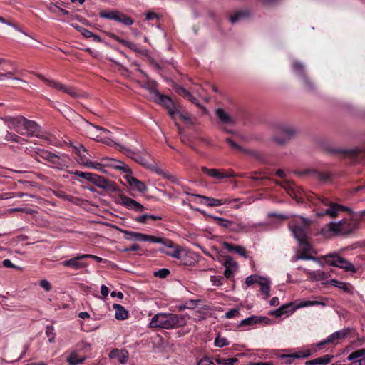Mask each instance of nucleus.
Returning a JSON list of instances; mask_svg holds the SVG:
<instances>
[{
    "label": "nucleus",
    "instance_id": "72a5a7b5",
    "mask_svg": "<svg viewBox=\"0 0 365 365\" xmlns=\"http://www.w3.org/2000/svg\"><path fill=\"white\" fill-rule=\"evenodd\" d=\"M212 218L218 225L227 229H230V230H232V228H233V226L235 225V223L232 221L225 218L216 216L212 217Z\"/></svg>",
    "mask_w": 365,
    "mask_h": 365
},
{
    "label": "nucleus",
    "instance_id": "e433bc0d",
    "mask_svg": "<svg viewBox=\"0 0 365 365\" xmlns=\"http://www.w3.org/2000/svg\"><path fill=\"white\" fill-rule=\"evenodd\" d=\"M346 334L344 331H336L327 338L324 342L320 344V345L326 343L334 342L336 339H343L345 337Z\"/></svg>",
    "mask_w": 365,
    "mask_h": 365
},
{
    "label": "nucleus",
    "instance_id": "69168bd1",
    "mask_svg": "<svg viewBox=\"0 0 365 365\" xmlns=\"http://www.w3.org/2000/svg\"><path fill=\"white\" fill-rule=\"evenodd\" d=\"M222 277L220 276H211L210 281L213 285L221 286Z\"/></svg>",
    "mask_w": 365,
    "mask_h": 365
},
{
    "label": "nucleus",
    "instance_id": "1a4fd4ad",
    "mask_svg": "<svg viewBox=\"0 0 365 365\" xmlns=\"http://www.w3.org/2000/svg\"><path fill=\"white\" fill-rule=\"evenodd\" d=\"M319 200L323 205L328 206L329 207L324 212H318L317 214V215L318 217L327 215L330 217L334 218L338 216L339 211L346 210V207H344L340 205H338L336 203L331 202L327 199H326L324 197H319Z\"/></svg>",
    "mask_w": 365,
    "mask_h": 365
},
{
    "label": "nucleus",
    "instance_id": "3c124183",
    "mask_svg": "<svg viewBox=\"0 0 365 365\" xmlns=\"http://www.w3.org/2000/svg\"><path fill=\"white\" fill-rule=\"evenodd\" d=\"M48 9L52 12V13H57V11L61 12L63 15H68L69 12L67 10H65L63 9H61L58 7L57 5H56L53 3H50L48 6Z\"/></svg>",
    "mask_w": 365,
    "mask_h": 365
},
{
    "label": "nucleus",
    "instance_id": "a18cd8bd",
    "mask_svg": "<svg viewBox=\"0 0 365 365\" xmlns=\"http://www.w3.org/2000/svg\"><path fill=\"white\" fill-rule=\"evenodd\" d=\"M110 168H113L116 170H120L124 173H130L129 168L123 162L116 160L113 161V163L110 165Z\"/></svg>",
    "mask_w": 365,
    "mask_h": 365
},
{
    "label": "nucleus",
    "instance_id": "09e8293b",
    "mask_svg": "<svg viewBox=\"0 0 365 365\" xmlns=\"http://www.w3.org/2000/svg\"><path fill=\"white\" fill-rule=\"evenodd\" d=\"M73 174L76 176H78V177L82 178L83 179H86L88 181L91 182H92V180H93V178H94V175H95V174L91 173L81 172V171H78V170H76L73 173Z\"/></svg>",
    "mask_w": 365,
    "mask_h": 365
},
{
    "label": "nucleus",
    "instance_id": "dca6fc26",
    "mask_svg": "<svg viewBox=\"0 0 365 365\" xmlns=\"http://www.w3.org/2000/svg\"><path fill=\"white\" fill-rule=\"evenodd\" d=\"M108 356L111 359L117 360L121 364H125L128 360L129 353L125 349H113L110 351Z\"/></svg>",
    "mask_w": 365,
    "mask_h": 365
},
{
    "label": "nucleus",
    "instance_id": "7c9ffc66",
    "mask_svg": "<svg viewBox=\"0 0 365 365\" xmlns=\"http://www.w3.org/2000/svg\"><path fill=\"white\" fill-rule=\"evenodd\" d=\"M113 308L115 311V318L118 320L126 319L128 317V312L120 304H114Z\"/></svg>",
    "mask_w": 365,
    "mask_h": 365
},
{
    "label": "nucleus",
    "instance_id": "4d7b16f0",
    "mask_svg": "<svg viewBox=\"0 0 365 365\" xmlns=\"http://www.w3.org/2000/svg\"><path fill=\"white\" fill-rule=\"evenodd\" d=\"M227 344L228 342L225 338L219 336L215 339V345L217 347H223Z\"/></svg>",
    "mask_w": 365,
    "mask_h": 365
},
{
    "label": "nucleus",
    "instance_id": "6e6552de",
    "mask_svg": "<svg viewBox=\"0 0 365 365\" xmlns=\"http://www.w3.org/2000/svg\"><path fill=\"white\" fill-rule=\"evenodd\" d=\"M324 259L329 265L337 267L352 272L356 271L354 266L350 262L338 255H327L324 257Z\"/></svg>",
    "mask_w": 365,
    "mask_h": 365
},
{
    "label": "nucleus",
    "instance_id": "6e6d98bb",
    "mask_svg": "<svg viewBox=\"0 0 365 365\" xmlns=\"http://www.w3.org/2000/svg\"><path fill=\"white\" fill-rule=\"evenodd\" d=\"M262 277L257 276V275H250L247 277L245 283L247 286H251L254 283H259L258 279L261 278Z\"/></svg>",
    "mask_w": 365,
    "mask_h": 365
},
{
    "label": "nucleus",
    "instance_id": "338daca9",
    "mask_svg": "<svg viewBox=\"0 0 365 365\" xmlns=\"http://www.w3.org/2000/svg\"><path fill=\"white\" fill-rule=\"evenodd\" d=\"M197 365H215V364L209 357H203L198 361Z\"/></svg>",
    "mask_w": 365,
    "mask_h": 365
},
{
    "label": "nucleus",
    "instance_id": "49530a36",
    "mask_svg": "<svg viewBox=\"0 0 365 365\" xmlns=\"http://www.w3.org/2000/svg\"><path fill=\"white\" fill-rule=\"evenodd\" d=\"M225 141L230 145V146L235 150H237L238 151L241 152H245L251 155H255V152L253 151H248L245 149H243L242 147H240L239 145H237L236 143H235L233 140H232L230 138H226Z\"/></svg>",
    "mask_w": 365,
    "mask_h": 365
},
{
    "label": "nucleus",
    "instance_id": "aec40b11",
    "mask_svg": "<svg viewBox=\"0 0 365 365\" xmlns=\"http://www.w3.org/2000/svg\"><path fill=\"white\" fill-rule=\"evenodd\" d=\"M80 259H82L80 258V255H78L77 257H75L73 258H71L68 260H65L62 262V265L64 267H71L74 269H78L80 268H83L87 266V264L84 262H79Z\"/></svg>",
    "mask_w": 365,
    "mask_h": 365
},
{
    "label": "nucleus",
    "instance_id": "f03ea898",
    "mask_svg": "<svg viewBox=\"0 0 365 365\" xmlns=\"http://www.w3.org/2000/svg\"><path fill=\"white\" fill-rule=\"evenodd\" d=\"M3 120L8 128L14 130L22 135L38 136L41 131L39 125L36 122L21 115L6 116Z\"/></svg>",
    "mask_w": 365,
    "mask_h": 365
},
{
    "label": "nucleus",
    "instance_id": "f257e3e1",
    "mask_svg": "<svg viewBox=\"0 0 365 365\" xmlns=\"http://www.w3.org/2000/svg\"><path fill=\"white\" fill-rule=\"evenodd\" d=\"M81 120V129L88 137L110 146L118 145L119 146V150L128 157L145 168L150 167V163L148 159V155L144 152L143 148L141 150H133L125 146L120 145L117 143L115 138L112 136L110 130L102 127L94 125L83 118Z\"/></svg>",
    "mask_w": 365,
    "mask_h": 365
},
{
    "label": "nucleus",
    "instance_id": "39448f33",
    "mask_svg": "<svg viewBox=\"0 0 365 365\" xmlns=\"http://www.w3.org/2000/svg\"><path fill=\"white\" fill-rule=\"evenodd\" d=\"M274 129L275 133L272 137V141L278 145H284L297 133L293 126L287 124L277 125Z\"/></svg>",
    "mask_w": 365,
    "mask_h": 365
},
{
    "label": "nucleus",
    "instance_id": "20e7f679",
    "mask_svg": "<svg viewBox=\"0 0 365 365\" xmlns=\"http://www.w3.org/2000/svg\"><path fill=\"white\" fill-rule=\"evenodd\" d=\"M185 324V317L182 315L171 313H158L151 319L150 327L162 329H174Z\"/></svg>",
    "mask_w": 365,
    "mask_h": 365
},
{
    "label": "nucleus",
    "instance_id": "58836bf2",
    "mask_svg": "<svg viewBox=\"0 0 365 365\" xmlns=\"http://www.w3.org/2000/svg\"><path fill=\"white\" fill-rule=\"evenodd\" d=\"M5 140L7 141L16 142L21 145L26 142L24 138L10 132H6L5 135Z\"/></svg>",
    "mask_w": 365,
    "mask_h": 365
},
{
    "label": "nucleus",
    "instance_id": "8fccbe9b",
    "mask_svg": "<svg viewBox=\"0 0 365 365\" xmlns=\"http://www.w3.org/2000/svg\"><path fill=\"white\" fill-rule=\"evenodd\" d=\"M12 63L4 58H0V71L6 73L14 68Z\"/></svg>",
    "mask_w": 365,
    "mask_h": 365
},
{
    "label": "nucleus",
    "instance_id": "5fc2aeb1",
    "mask_svg": "<svg viewBox=\"0 0 365 365\" xmlns=\"http://www.w3.org/2000/svg\"><path fill=\"white\" fill-rule=\"evenodd\" d=\"M43 158L53 163H56L59 160L58 156L56 155L47 152L43 153Z\"/></svg>",
    "mask_w": 365,
    "mask_h": 365
},
{
    "label": "nucleus",
    "instance_id": "052dcab7",
    "mask_svg": "<svg viewBox=\"0 0 365 365\" xmlns=\"http://www.w3.org/2000/svg\"><path fill=\"white\" fill-rule=\"evenodd\" d=\"M170 274V271L168 269H161L154 273L155 277L160 278H165Z\"/></svg>",
    "mask_w": 365,
    "mask_h": 365
},
{
    "label": "nucleus",
    "instance_id": "ea45409f",
    "mask_svg": "<svg viewBox=\"0 0 365 365\" xmlns=\"http://www.w3.org/2000/svg\"><path fill=\"white\" fill-rule=\"evenodd\" d=\"M365 356V349H359L351 353L347 359L349 361H353V362L359 359L364 358Z\"/></svg>",
    "mask_w": 365,
    "mask_h": 365
},
{
    "label": "nucleus",
    "instance_id": "2eb2a0df",
    "mask_svg": "<svg viewBox=\"0 0 365 365\" xmlns=\"http://www.w3.org/2000/svg\"><path fill=\"white\" fill-rule=\"evenodd\" d=\"M201 169L207 176L215 179H224L231 178L235 175L233 171H231L230 173H226L223 170L215 168L210 169L207 168V167H202Z\"/></svg>",
    "mask_w": 365,
    "mask_h": 365
},
{
    "label": "nucleus",
    "instance_id": "6ab92c4d",
    "mask_svg": "<svg viewBox=\"0 0 365 365\" xmlns=\"http://www.w3.org/2000/svg\"><path fill=\"white\" fill-rule=\"evenodd\" d=\"M126 180L132 188L140 192H145L148 190L147 186L143 182L133 176L127 175Z\"/></svg>",
    "mask_w": 365,
    "mask_h": 365
},
{
    "label": "nucleus",
    "instance_id": "412c9836",
    "mask_svg": "<svg viewBox=\"0 0 365 365\" xmlns=\"http://www.w3.org/2000/svg\"><path fill=\"white\" fill-rule=\"evenodd\" d=\"M215 114L220 122L223 124L234 125L235 120L223 109L218 108L215 110Z\"/></svg>",
    "mask_w": 365,
    "mask_h": 365
},
{
    "label": "nucleus",
    "instance_id": "c756f323",
    "mask_svg": "<svg viewBox=\"0 0 365 365\" xmlns=\"http://www.w3.org/2000/svg\"><path fill=\"white\" fill-rule=\"evenodd\" d=\"M326 303L324 302L320 301H311V300H305L299 302L294 308H292L291 312H293L297 309L303 308L309 306H314V305H321L322 307L326 306Z\"/></svg>",
    "mask_w": 365,
    "mask_h": 365
},
{
    "label": "nucleus",
    "instance_id": "774afa93",
    "mask_svg": "<svg viewBox=\"0 0 365 365\" xmlns=\"http://www.w3.org/2000/svg\"><path fill=\"white\" fill-rule=\"evenodd\" d=\"M40 286L42 288H43L46 292L50 291L51 289V283L48 280H46V279L41 280L40 281Z\"/></svg>",
    "mask_w": 365,
    "mask_h": 365
},
{
    "label": "nucleus",
    "instance_id": "cd10ccee",
    "mask_svg": "<svg viewBox=\"0 0 365 365\" xmlns=\"http://www.w3.org/2000/svg\"><path fill=\"white\" fill-rule=\"evenodd\" d=\"M119 230L122 233L128 235L126 237V239H128V240L135 239V240H137L139 241H143V242L147 241V235H145V234L132 232V231H128V230H122V229H119Z\"/></svg>",
    "mask_w": 365,
    "mask_h": 365
},
{
    "label": "nucleus",
    "instance_id": "423d86ee",
    "mask_svg": "<svg viewBox=\"0 0 365 365\" xmlns=\"http://www.w3.org/2000/svg\"><path fill=\"white\" fill-rule=\"evenodd\" d=\"M144 88L150 91V93L156 98L155 101L165 106L170 117H173L178 107L173 100L168 96L160 95L159 92L153 86L150 87L148 84L143 86Z\"/></svg>",
    "mask_w": 365,
    "mask_h": 365
},
{
    "label": "nucleus",
    "instance_id": "b1692460",
    "mask_svg": "<svg viewBox=\"0 0 365 365\" xmlns=\"http://www.w3.org/2000/svg\"><path fill=\"white\" fill-rule=\"evenodd\" d=\"M258 281L261 292L264 295L265 299L268 298L270 296V280L268 278L262 277L258 279Z\"/></svg>",
    "mask_w": 365,
    "mask_h": 365
},
{
    "label": "nucleus",
    "instance_id": "c85d7f7f",
    "mask_svg": "<svg viewBox=\"0 0 365 365\" xmlns=\"http://www.w3.org/2000/svg\"><path fill=\"white\" fill-rule=\"evenodd\" d=\"M329 284L342 289L344 292L353 294V287L351 284L338 281L336 279H331Z\"/></svg>",
    "mask_w": 365,
    "mask_h": 365
},
{
    "label": "nucleus",
    "instance_id": "e2e57ef3",
    "mask_svg": "<svg viewBox=\"0 0 365 365\" xmlns=\"http://www.w3.org/2000/svg\"><path fill=\"white\" fill-rule=\"evenodd\" d=\"M240 314L238 309H232L229 310L226 314L225 317L227 319H231L237 317Z\"/></svg>",
    "mask_w": 365,
    "mask_h": 365
},
{
    "label": "nucleus",
    "instance_id": "0eeeda50",
    "mask_svg": "<svg viewBox=\"0 0 365 365\" xmlns=\"http://www.w3.org/2000/svg\"><path fill=\"white\" fill-rule=\"evenodd\" d=\"M38 78L42 80L48 86L54 88L57 91L67 93L73 98H77L79 96V93L73 87L65 85L53 79H48L44 77L43 75L39 73L35 74Z\"/></svg>",
    "mask_w": 365,
    "mask_h": 365
},
{
    "label": "nucleus",
    "instance_id": "c03bdc74",
    "mask_svg": "<svg viewBox=\"0 0 365 365\" xmlns=\"http://www.w3.org/2000/svg\"><path fill=\"white\" fill-rule=\"evenodd\" d=\"M319 234L325 238H331L334 236L331 227V222L327 223L324 227H322L320 230Z\"/></svg>",
    "mask_w": 365,
    "mask_h": 365
},
{
    "label": "nucleus",
    "instance_id": "de8ad7c7",
    "mask_svg": "<svg viewBox=\"0 0 365 365\" xmlns=\"http://www.w3.org/2000/svg\"><path fill=\"white\" fill-rule=\"evenodd\" d=\"M16 68H13L11 69V71H9L6 73H1L0 72V80L3 78V77H6V78H11L13 80H15V81H21V82H24L25 83V81L19 78H16V77H14V75L16 73Z\"/></svg>",
    "mask_w": 365,
    "mask_h": 365
},
{
    "label": "nucleus",
    "instance_id": "79ce46f5",
    "mask_svg": "<svg viewBox=\"0 0 365 365\" xmlns=\"http://www.w3.org/2000/svg\"><path fill=\"white\" fill-rule=\"evenodd\" d=\"M173 120H176L178 118L183 119L184 120L190 123L191 119L188 113L182 112L180 108L178 107L176 108V112L174 114L173 117H170Z\"/></svg>",
    "mask_w": 365,
    "mask_h": 365
},
{
    "label": "nucleus",
    "instance_id": "5701e85b",
    "mask_svg": "<svg viewBox=\"0 0 365 365\" xmlns=\"http://www.w3.org/2000/svg\"><path fill=\"white\" fill-rule=\"evenodd\" d=\"M304 272L307 274L308 279L311 281H321L328 277L327 274L321 270L310 271L304 269Z\"/></svg>",
    "mask_w": 365,
    "mask_h": 365
},
{
    "label": "nucleus",
    "instance_id": "a878e982",
    "mask_svg": "<svg viewBox=\"0 0 365 365\" xmlns=\"http://www.w3.org/2000/svg\"><path fill=\"white\" fill-rule=\"evenodd\" d=\"M86 360L85 356H80L77 351H72L69 354L66 361L69 365H78L82 364Z\"/></svg>",
    "mask_w": 365,
    "mask_h": 365
},
{
    "label": "nucleus",
    "instance_id": "603ef678",
    "mask_svg": "<svg viewBox=\"0 0 365 365\" xmlns=\"http://www.w3.org/2000/svg\"><path fill=\"white\" fill-rule=\"evenodd\" d=\"M46 334L48 336L50 343L54 342L56 334L54 332V328L52 326H48L46 327Z\"/></svg>",
    "mask_w": 365,
    "mask_h": 365
},
{
    "label": "nucleus",
    "instance_id": "f3484780",
    "mask_svg": "<svg viewBox=\"0 0 365 365\" xmlns=\"http://www.w3.org/2000/svg\"><path fill=\"white\" fill-rule=\"evenodd\" d=\"M87 155H88V153H81L80 154H78V156H79L78 163L81 165H82L86 168H93V169H95L97 170H103V165L100 164L99 163L93 162V161L90 160L88 158Z\"/></svg>",
    "mask_w": 365,
    "mask_h": 365
},
{
    "label": "nucleus",
    "instance_id": "37998d69",
    "mask_svg": "<svg viewBox=\"0 0 365 365\" xmlns=\"http://www.w3.org/2000/svg\"><path fill=\"white\" fill-rule=\"evenodd\" d=\"M215 362L219 365H234L235 363L238 361L237 358H220L216 357Z\"/></svg>",
    "mask_w": 365,
    "mask_h": 365
},
{
    "label": "nucleus",
    "instance_id": "a211bd4d",
    "mask_svg": "<svg viewBox=\"0 0 365 365\" xmlns=\"http://www.w3.org/2000/svg\"><path fill=\"white\" fill-rule=\"evenodd\" d=\"M347 223L339 221L338 222H331V227L334 235H344L351 232V230L346 229Z\"/></svg>",
    "mask_w": 365,
    "mask_h": 365
},
{
    "label": "nucleus",
    "instance_id": "f8f14e48",
    "mask_svg": "<svg viewBox=\"0 0 365 365\" xmlns=\"http://www.w3.org/2000/svg\"><path fill=\"white\" fill-rule=\"evenodd\" d=\"M118 202L128 209L133 210L135 212H142L145 210L143 205L124 195H120Z\"/></svg>",
    "mask_w": 365,
    "mask_h": 365
},
{
    "label": "nucleus",
    "instance_id": "13d9d810",
    "mask_svg": "<svg viewBox=\"0 0 365 365\" xmlns=\"http://www.w3.org/2000/svg\"><path fill=\"white\" fill-rule=\"evenodd\" d=\"M147 241H150L152 242H155V243H160V244H163L164 245H165L167 243V240H164L163 238L157 237L155 236H150V235H147Z\"/></svg>",
    "mask_w": 365,
    "mask_h": 365
},
{
    "label": "nucleus",
    "instance_id": "f704fd0d",
    "mask_svg": "<svg viewBox=\"0 0 365 365\" xmlns=\"http://www.w3.org/2000/svg\"><path fill=\"white\" fill-rule=\"evenodd\" d=\"M176 92L182 97L188 98L192 103L196 104L197 106H200V104L197 101L196 98H194L191 93L184 88L178 86L176 88Z\"/></svg>",
    "mask_w": 365,
    "mask_h": 365
},
{
    "label": "nucleus",
    "instance_id": "393cba45",
    "mask_svg": "<svg viewBox=\"0 0 365 365\" xmlns=\"http://www.w3.org/2000/svg\"><path fill=\"white\" fill-rule=\"evenodd\" d=\"M332 358H333V356L326 354L321 357H318V358L307 361L305 362V364L306 365H327L331 361Z\"/></svg>",
    "mask_w": 365,
    "mask_h": 365
},
{
    "label": "nucleus",
    "instance_id": "2f4dec72",
    "mask_svg": "<svg viewBox=\"0 0 365 365\" xmlns=\"http://www.w3.org/2000/svg\"><path fill=\"white\" fill-rule=\"evenodd\" d=\"M257 225H262V224H252V225H245L242 222H240L238 224H235L233 226V228H232V231L234 232H247L252 228H256Z\"/></svg>",
    "mask_w": 365,
    "mask_h": 365
},
{
    "label": "nucleus",
    "instance_id": "473e14b6",
    "mask_svg": "<svg viewBox=\"0 0 365 365\" xmlns=\"http://www.w3.org/2000/svg\"><path fill=\"white\" fill-rule=\"evenodd\" d=\"M257 225H262V224H252V225H245L242 222H240L238 224H235L233 226V228H232V231L234 232H247L252 228H256Z\"/></svg>",
    "mask_w": 365,
    "mask_h": 365
},
{
    "label": "nucleus",
    "instance_id": "9d476101",
    "mask_svg": "<svg viewBox=\"0 0 365 365\" xmlns=\"http://www.w3.org/2000/svg\"><path fill=\"white\" fill-rule=\"evenodd\" d=\"M92 183L96 185L98 187L103 189L110 192H116L118 190V186L116 184L108 179L102 176H99L95 174L93 180H92Z\"/></svg>",
    "mask_w": 365,
    "mask_h": 365
},
{
    "label": "nucleus",
    "instance_id": "4468645a",
    "mask_svg": "<svg viewBox=\"0 0 365 365\" xmlns=\"http://www.w3.org/2000/svg\"><path fill=\"white\" fill-rule=\"evenodd\" d=\"M198 198L203 200L204 203L209 207H217L222 205L231 203L232 202H236L237 199H216L213 197H207L201 195H192Z\"/></svg>",
    "mask_w": 365,
    "mask_h": 365
},
{
    "label": "nucleus",
    "instance_id": "0e129e2a",
    "mask_svg": "<svg viewBox=\"0 0 365 365\" xmlns=\"http://www.w3.org/2000/svg\"><path fill=\"white\" fill-rule=\"evenodd\" d=\"M293 68L297 74H298V75L303 74L304 67L301 63H299L298 62H295L293 64Z\"/></svg>",
    "mask_w": 365,
    "mask_h": 365
},
{
    "label": "nucleus",
    "instance_id": "4be33fe9",
    "mask_svg": "<svg viewBox=\"0 0 365 365\" xmlns=\"http://www.w3.org/2000/svg\"><path fill=\"white\" fill-rule=\"evenodd\" d=\"M269 322V319L267 317H261L257 316H252L247 319L241 321L240 326H248L260 323L267 324Z\"/></svg>",
    "mask_w": 365,
    "mask_h": 365
},
{
    "label": "nucleus",
    "instance_id": "c9c22d12",
    "mask_svg": "<svg viewBox=\"0 0 365 365\" xmlns=\"http://www.w3.org/2000/svg\"><path fill=\"white\" fill-rule=\"evenodd\" d=\"M292 307V304L289 303L287 304L282 305L277 310L272 312L274 316L279 317L284 314H288L289 312L292 313V309L289 310V308Z\"/></svg>",
    "mask_w": 365,
    "mask_h": 365
},
{
    "label": "nucleus",
    "instance_id": "a19ab883",
    "mask_svg": "<svg viewBox=\"0 0 365 365\" xmlns=\"http://www.w3.org/2000/svg\"><path fill=\"white\" fill-rule=\"evenodd\" d=\"M248 16V13L245 11H239L234 13L230 16V21L231 23L235 24L242 19L243 18Z\"/></svg>",
    "mask_w": 365,
    "mask_h": 365
},
{
    "label": "nucleus",
    "instance_id": "4c0bfd02",
    "mask_svg": "<svg viewBox=\"0 0 365 365\" xmlns=\"http://www.w3.org/2000/svg\"><path fill=\"white\" fill-rule=\"evenodd\" d=\"M115 20L127 26H130L133 24V21L131 18L119 11H117Z\"/></svg>",
    "mask_w": 365,
    "mask_h": 365
},
{
    "label": "nucleus",
    "instance_id": "864d4df0",
    "mask_svg": "<svg viewBox=\"0 0 365 365\" xmlns=\"http://www.w3.org/2000/svg\"><path fill=\"white\" fill-rule=\"evenodd\" d=\"M365 153V149H362L361 148L356 147L352 149L347 150L346 153L349 155L351 157L357 156L361 153Z\"/></svg>",
    "mask_w": 365,
    "mask_h": 365
},
{
    "label": "nucleus",
    "instance_id": "bf43d9fd",
    "mask_svg": "<svg viewBox=\"0 0 365 365\" xmlns=\"http://www.w3.org/2000/svg\"><path fill=\"white\" fill-rule=\"evenodd\" d=\"M117 11L101 12L100 16L101 18L115 20Z\"/></svg>",
    "mask_w": 365,
    "mask_h": 365
},
{
    "label": "nucleus",
    "instance_id": "ddd939ff",
    "mask_svg": "<svg viewBox=\"0 0 365 365\" xmlns=\"http://www.w3.org/2000/svg\"><path fill=\"white\" fill-rule=\"evenodd\" d=\"M222 264L225 268L224 276L227 279L232 277L238 269L237 262L230 256L225 257Z\"/></svg>",
    "mask_w": 365,
    "mask_h": 365
},
{
    "label": "nucleus",
    "instance_id": "7ed1b4c3",
    "mask_svg": "<svg viewBox=\"0 0 365 365\" xmlns=\"http://www.w3.org/2000/svg\"><path fill=\"white\" fill-rule=\"evenodd\" d=\"M311 223V220L296 215L289 221V224L290 230L298 242L303 245L304 250H307L309 247L307 237Z\"/></svg>",
    "mask_w": 365,
    "mask_h": 365
},
{
    "label": "nucleus",
    "instance_id": "9b49d317",
    "mask_svg": "<svg viewBox=\"0 0 365 365\" xmlns=\"http://www.w3.org/2000/svg\"><path fill=\"white\" fill-rule=\"evenodd\" d=\"M165 246L167 247L169 250L160 248V251L161 252L178 259L183 257V248L179 245H175L171 240H167V243Z\"/></svg>",
    "mask_w": 365,
    "mask_h": 365
},
{
    "label": "nucleus",
    "instance_id": "680f3d73",
    "mask_svg": "<svg viewBox=\"0 0 365 365\" xmlns=\"http://www.w3.org/2000/svg\"><path fill=\"white\" fill-rule=\"evenodd\" d=\"M115 159L111 158H103L102 159L103 163H99L100 164L103 165V169L104 167H110V165L113 163V161H115ZM104 171L103 170H102Z\"/></svg>",
    "mask_w": 365,
    "mask_h": 365
},
{
    "label": "nucleus",
    "instance_id": "bb28decb",
    "mask_svg": "<svg viewBox=\"0 0 365 365\" xmlns=\"http://www.w3.org/2000/svg\"><path fill=\"white\" fill-rule=\"evenodd\" d=\"M183 257L182 258H178V260H180V262L184 265H192L195 262V252L187 251L185 249H183Z\"/></svg>",
    "mask_w": 365,
    "mask_h": 365
}]
</instances>
